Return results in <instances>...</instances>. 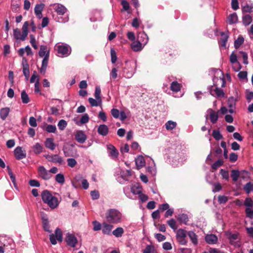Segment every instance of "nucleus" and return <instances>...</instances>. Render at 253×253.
Returning a JSON list of instances; mask_svg holds the SVG:
<instances>
[{
	"mask_svg": "<svg viewBox=\"0 0 253 253\" xmlns=\"http://www.w3.org/2000/svg\"><path fill=\"white\" fill-rule=\"evenodd\" d=\"M177 124L175 122L169 121L165 124L166 128L168 130H172L176 126Z\"/></svg>",
	"mask_w": 253,
	"mask_h": 253,
	"instance_id": "2f4dec72",
	"label": "nucleus"
},
{
	"mask_svg": "<svg viewBox=\"0 0 253 253\" xmlns=\"http://www.w3.org/2000/svg\"><path fill=\"white\" fill-rule=\"evenodd\" d=\"M113 227V226L111 224H107L105 222L103 223L102 225V232L103 234L107 235H111V232Z\"/></svg>",
	"mask_w": 253,
	"mask_h": 253,
	"instance_id": "dca6fc26",
	"label": "nucleus"
},
{
	"mask_svg": "<svg viewBox=\"0 0 253 253\" xmlns=\"http://www.w3.org/2000/svg\"><path fill=\"white\" fill-rule=\"evenodd\" d=\"M55 180L57 183L60 184H63L65 182L64 175L62 173H58L55 176Z\"/></svg>",
	"mask_w": 253,
	"mask_h": 253,
	"instance_id": "58836bf2",
	"label": "nucleus"
},
{
	"mask_svg": "<svg viewBox=\"0 0 253 253\" xmlns=\"http://www.w3.org/2000/svg\"><path fill=\"white\" fill-rule=\"evenodd\" d=\"M92 223L93 225V230L94 231H96L100 230V229L102 230V225L99 222H98L97 221H93Z\"/></svg>",
	"mask_w": 253,
	"mask_h": 253,
	"instance_id": "bf43d9fd",
	"label": "nucleus"
},
{
	"mask_svg": "<svg viewBox=\"0 0 253 253\" xmlns=\"http://www.w3.org/2000/svg\"><path fill=\"white\" fill-rule=\"evenodd\" d=\"M246 99L248 102H250L252 99H253V91H249L248 90L246 91Z\"/></svg>",
	"mask_w": 253,
	"mask_h": 253,
	"instance_id": "774afa93",
	"label": "nucleus"
},
{
	"mask_svg": "<svg viewBox=\"0 0 253 253\" xmlns=\"http://www.w3.org/2000/svg\"><path fill=\"white\" fill-rule=\"evenodd\" d=\"M98 133L102 136H106L109 132L108 126L105 125H100L97 129Z\"/></svg>",
	"mask_w": 253,
	"mask_h": 253,
	"instance_id": "aec40b11",
	"label": "nucleus"
},
{
	"mask_svg": "<svg viewBox=\"0 0 253 253\" xmlns=\"http://www.w3.org/2000/svg\"><path fill=\"white\" fill-rule=\"evenodd\" d=\"M228 23L229 24L235 23L238 21V16L236 13L230 14L227 18Z\"/></svg>",
	"mask_w": 253,
	"mask_h": 253,
	"instance_id": "c756f323",
	"label": "nucleus"
},
{
	"mask_svg": "<svg viewBox=\"0 0 253 253\" xmlns=\"http://www.w3.org/2000/svg\"><path fill=\"white\" fill-rule=\"evenodd\" d=\"M42 199L43 202L52 209L57 208L59 205L58 199L53 196L48 191L44 190L42 193Z\"/></svg>",
	"mask_w": 253,
	"mask_h": 253,
	"instance_id": "f03ea898",
	"label": "nucleus"
},
{
	"mask_svg": "<svg viewBox=\"0 0 253 253\" xmlns=\"http://www.w3.org/2000/svg\"><path fill=\"white\" fill-rule=\"evenodd\" d=\"M138 40H141V42L143 43V46H144L148 42V37L144 32L140 33L138 35Z\"/></svg>",
	"mask_w": 253,
	"mask_h": 253,
	"instance_id": "c85d7f7f",
	"label": "nucleus"
},
{
	"mask_svg": "<svg viewBox=\"0 0 253 253\" xmlns=\"http://www.w3.org/2000/svg\"><path fill=\"white\" fill-rule=\"evenodd\" d=\"M141 40H138L131 43V47L134 51H139L141 50L143 46V43L141 42Z\"/></svg>",
	"mask_w": 253,
	"mask_h": 253,
	"instance_id": "4468645a",
	"label": "nucleus"
},
{
	"mask_svg": "<svg viewBox=\"0 0 253 253\" xmlns=\"http://www.w3.org/2000/svg\"><path fill=\"white\" fill-rule=\"evenodd\" d=\"M54 10L57 13L56 20L60 23H65L69 20L68 15L67 13V8L62 4H58L55 5Z\"/></svg>",
	"mask_w": 253,
	"mask_h": 253,
	"instance_id": "7ed1b4c3",
	"label": "nucleus"
},
{
	"mask_svg": "<svg viewBox=\"0 0 253 253\" xmlns=\"http://www.w3.org/2000/svg\"><path fill=\"white\" fill-rule=\"evenodd\" d=\"M58 55L59 57H65L68 56L71 53V47L65 43L56 45Z\"/></svg>",
	"mask_w": 253,
	"mask_h": 253,
	"instance_id": "39448f33",
	"label": "nucleus"
},
{
	"mask_svg": "<svg viewBox=\"0 0 253 253\" xmlns=\"http://www.w3.org/2000/svg\"><path fill=\"white\" fill-rule=\"evenodd\" d=\"M212 136L216 140H219L222 138V135L219 130H213L212 131Z\"/></svg>",
	"mask_w": 253,
	"mask_h": 253,
	"instance_id": "09e8293b",
	"label": "nucleus"
},
{
	"mask_svg": "<svg viewBox=\"0 0 253 253\" xmlns=\"http://www.w3.org/2000/svg\"><path fill=\"white\" fill-rule=\"evenodd\" d=\"M107 148L109 150V155L112 159H116L118 157L119 153L116 148L112 145H107Z\"/></svg>",
	"mask_w": 253,
	"mask_h": 253,
	"instance_id": "f8f14e48",
	"label": "nucleus"
},
{
	"mask_svg": "<svg viewBox=\"0 0 253 253\" xmlns=\"http://www.w3.org/2000/svg\"><path fill=\"white\" fill-rule=\"evenodd\" d=\"M188 232L184 229H179L176 232V238L186 237Z\"/></svg>",
	"mask_w": 253,
	"mask_h": 253,
	"instance_id": "4c0bfd02",
	"label": "nucleus"
},
{
	"mask_svg": "<svg viewBox=\"0 0 253 253\" xmlns=\"http://www.w3.org/2000/svg\"><path fill=\"white\" fill-rule=\"evenodd\" d=\"M228 38V36L226 34L223 32L221 33L220 45L222 46L225 47L226 46Z\"/></svg>",
	"mask_w": 253,
	"mask_h": 253,
	"instance_id": "e433bc0d",
	"label": "nucleus"
},
{
	"mask_svg": "<svg viewBox=\"0 0 253 253\" xmlns=\"http://www.w3.org/2000/svg\"><path fill=\"white\" fill-rule=\"evenodd\" d=\"M7 169H8V173L10 176V179H11L12 182L13 183V184H14V186L16 187L15 177L9 166L7 167Z\"/></svg>",
	"mask_w": 253,
	"mask_h": 253,
	"instance_id": "37998d69",
	"label": "nucleus"
},
{
	"mask_svg": "<svg viewBox=\"0 0 253 253\" xmlns=\"http://www.w3.org/2000/svg\"><path fill=\"white\" fill-rule=\"evenodd\" d=\"M30 42L31 44L33 47L35 49H37L38 48V46L36 43V41L35 36L33 35H30Z\"/></svg>",
	"mask_w": 253,
	"mask_h": 253,
	"instance_id": "8fccbe9b",
	"label": "nucleus"
},
{
	"mask_svg": "<svg viewBox=\"0 0 253 253\" xmlns=\"http://www.w3.org/2000/svg\"><path fill=\"white\" fill-rule=\"evenodd\" d=\"M41 216L44 230L46 232L50 233L51 231L49 229L50 225L47 215L44 212H41Z\"/></svg>",
	"mask_w": 253,
	"mask_h": 253,
	"instance_id": "1a4fd4ad",
	"label": "nucleus"
},
{
	"mask_svg": "<svg viewBox=\"0 0 253 253\" xmlns=\"http://www.w3.org/2000/svg\"><path fill=\"white\" fill-rule=\"evenodd\" d=\"M55 237L56 239L59 241L62 242V233L61 230L59 228H57L55 231Z\"/></svg>",
	"mask_w": 253,
	"mask_h": 253,
	"instance_id": "49530a36",
	"label": "nucleus"
},
{
	"mask_svg": "<svg viewBox=\"0 0 253 253\" xmlns=\"http://www.w3.org/2000/svg\"><path fill=\"white\" fill-rule=\"evenodd\" d=\"M124 232V230L122 227H117L113 232L112 234L117 238L121 237Z\"/></svg>",
	"mask_w": 253,
	"mask_h": 253,
	"instance_id": "7c9ffc66",
	"label": "nucleus"
},
{
	"mask_svg": "<svg viewBox=\"0 0 253 253\" xmlns=\"http://www.w3.org/2000/svg\"><path fill=\"white\" fill-rule=\"evenodd\" d=\"M43 148L39 143H36L32 146V150L36 155H38L43 151Z\"/></svg>",
	"mask_w": 253,
	"mask_h": 253,
	"instance_id": "393cba45",
	"label": "nucleus"
},
{
	"mask_svg": "<svg viewBox=\"0 0 253 253\" xmlns=\"http://www.w3.org/2000/svg\"><path fill=\"white\" fill-rule=\"evenodd\" d=\"M111 113L114 118L118 119L119 118L120 112L117 109L113 108L111 109Z\"/></svg>",
	"mask_w": 253,
	"mask_h": 253,
	"instance_id": "13d9d810",
	"label": "nucleus"
},
{
	"mask_svg": "<svg viewBox=\"0 0 253 253\" xmlns=\"http://www.w3.org/2000/svg\"><path fill=\"white\" fill-rule=\"evenodd\" d=\"M220 173L221 174L223 179H224L226 180H229V173L227 170H224L223 169H221Z\"/></svg>",
	"mask_w": 253,
	"mask_h": 253,
	"instance_id": "864d4df0",
	"label": "nucleus"
},
{
	"mask_svg": "<svg viewBox=\"0 0 253 253\" xmlns=\"http://www.w3.org/2000/svg\"><path fill=\"white\" fill-rule=\"evenodd\" d=\"M67 162L68 163V166L71 168L74 167L77 164V162L76 160L73 158L68 159L67 160Z\"/></svg>",
	"mask_w": 253,
	"mask_h": 253,
	"instance_id": "052dcab7",
	"label": "nucleus"
},
{
	"mask_svg": "<svg viewBox=\"0 0 253 253\" xmlns=\"http://www.w3.org/2000/svg\"><path fill=\"white\" fill-rule=\"evenodd\" d=\"M14 155L15 158L20 160L26 157V152L25 150H23L20 146H17L14 150Z\"/></svg>",
	"mask_w": 253,
	"mask_h": 253,
	"instance_id": "9d476101",
	"label": "nucleus"
},
{
	"mask_svg": "<svg viewBox=\"0 0 253 253\" xmlns=\"http://www.w3.org/2000/svg\"><path fill=\"white\" fill-rule=\"evenodd\" d=\"M21 98L23 103L27 104L29 102L30 99L28 95L25 90H23L21 94Z\"/></svg>",
	"mask_w": 253,
	"mask_h": 253,
	"instance_id": "f704fd0d",
	"label": "nucleus"
},
{
	"mask_svg": "<svg viewBox=\"0 0 253 253\" xmlns=\"http://www.w3.org/2000/svg\"><path fill=\"white\" fill-rule=\"evenodd\" d=\"M88 102L90 105L93 107L101 106L102 105V100L99 99H94L93 98H89Z\"/></svg>",
	"mask_w": 253,
	"mask_h": 253,
	"instance_id": "bb28decb",
	"label": "nucleus"
},
{
	"mask_svg": "<svg viewBox=\"0 0 253 253\" xmlns=\"http://www.w3.org/2000/svg\"><path fill=\"white\" fill-rule=\"evenodd\" d=\"M48 54L49 57V50L48 49L47 46L45 45H42L40 46V49L39 52V55L41 57H44Z\"/></svg>",
	"mask_w": 253,
	"mask_h": 253,
	"instance_id": "4be33fe9",
	"label": "nucleus"
},
{
	"mask_svg": "<svg viewBox=\"0 0 253 253\" xmlns=\"http://www.w3.org/2000/svg\"><path fill=\"white\" fill-rule=\"evenodd\" d=\"M177 220L180 222L186 224L188 221V217L186 214H180L178 215Z\"/></svg>",
	"mask_w": 253,
	"mask_h": 253,
	"instance_id": "72a5a7b5",
	"label": "nucleus"
},
{
	"mask_svg": "<svg viewBox=\"0 0 253 253\" xmlns=\"http://www.w3.org/2000/svg\"><path fill=\"white\" fill-rule=\"evenodd\" d=\"M28 26H29V23L28 21H26L24 22L23 26H22V33H23V39L24 38H26L27 35H28Z\"/></svg>",
	"mask_w": 253,
	"mask_h": 253,
	"instance_id": "a19ab883",
	"label": "nucleus"
},
{
	"mask_svg": "<svg viewBox=\"0 0 253 253\" xmlns=\"http://www.w3.org/2000/svg\"><path fill=\"white\" fill-rule=\"evenodd\" d=\"M167 223L172 229L175 230L177 228L176 222L174 219H170L167 221Z\"/></svg>",
	"mask_w": 253,
	"mask_h": 253,
	"instance_id": "680f3d73",
	"label": "nucleus"
},
{
	"mask_svg": "<svg viewBox=\"0 0 253 253\" xmlns=\"http://www.w3.org/2000/svg\"><path fill=\"white\" fill-rule=\"evenodd\" d=\"M240 176V171L237 169H232L231 171V176L233 181L236 182Z\"/></svg>",
	"mask_w": 253,
	"mask_h": 253,
	"instance_id": "473e14b6",
	"label": "nucleus"
},
{
	"mask_svg": "<svg viewBox=\"0 0 253 253\" xmlns=\"http://www.w3.org/2000/svg\"><path fill=\"white\" fill-rule=\"evenodd\" d=\"M136 166L137 169H140L145 165V161L142 156L139 155L135 160Z\"/></svg>",
	"mask_w": 253,
	"mask_h": 253,
	"instance_id": "a211bd4d",
	"label": "nucleus"
},
{
	"mask_svg": "<svg viewBox=\"0 0 253 253\" xmlns=\"http://www.w3.org/2000/svg\"><path fill=\"white\" fill-rule=\"evenodd\" d=\"M67 125V123L64 120H61L58 123V127L59 129L63 130H64Z\"/></svg>",
	"mask_w": 253,
	"mask_h": 253,
	"instance_id": "3c124183",
	"label": "nucleus"
},
{
	"mask_svg": "<svg viewBox=\"0 0 253 253\" xmlns=\"http://www.w3.org/2000/svg\"><path fill=\"white\" fill-rule=\"evenodd\" d=\"M238 234H231L230 233L228 236V239L230 241V243L231 245H234L235 243V240L238 239Z\"/></svg>",
	"mask_w": 253,
	"mask_h": 253,
	"instance_id": "de8ad7c7",
	"label": "nucleus"
},
{
	"mask_svg": "<svg viewBox=\"0 0 253 253\" xmlns=\"http://www.w3.org/2000/svg\"><path fill=\"white\" fill-rule=\"evenodd\" d=\"M180 84L177 82H172L171 84L170 89L173 91L178 92L180 90Z\"/></svg>",
	"mask_w": 253,
	"mask_h": 253,
	"instance_id": "c9c22d12",
	"label": "nucleus"
},
{
	"mask_svg": "<svg viewBox=\"0 0 253 253\" xmlns=\"http://www.w3.org/2000/svg\"><path fill=\"white\" fill-rule=\"evenodd\" d=\"M46 148L50 150H54L56 148V144L54 142V140L52 138H47L44 142Z\"/></svg>",
	"mask_w": 253,
	"mask_h": 253,
	"instance_id": "f3484780",
	"label": "nucleus"
},
{
	"mask_svg": "<svg viewBox=\"0 0 253 253\" xmlns=\"http://www.w3.org/2000/svg\"><path fill=\"white\" fill-rule=\"evenodd\" d=\"M236 99L233 97H230L227 101V104L229 108H235Z\"/></svg>",
	"mask_w": 253,
	"mask_h": 253,
	"instance_id": "79ce46f5",
	"label": "nucleus"
},
{
	"mask_svg": "<svg viewBox=\"0 0 253 253\" xmlns=\"http://www.w3.org/2000/svg\"><path fill=\"white\" fill-rule=\"evenodd\" d=\"M253 8V6H251L248 4L243 6L242 10L243 11L245 12H251L252 11V9Z\"/></svg>",
	"mask_w": 253,
	"mask_h": 253,
	"instance_id": "69168bd1",
	"label": "nucleus"
},
{
	"mask_svg": "<svg viewBox=\"0 0 253 253\" xmlns=\"http://www.w3.org/2000/svg\"><path fill=\"white\" fill-rule=\"evenodd\" d=\"M224 162L221 159H219L215 162L211 166V168L213 169H216L218 168L223 165Z\"/></svg>",
	"mask_w": 253,
	"mask_h": 253,
	"instance_id": "a18cd8bd",
	"label": "nucleus"
},
{
	"mask_svg": "<svg viewBox=\"0 0 253 253\" xmlns=\"http://www.w3.org/2000/svg\"><path fill=\"white\" fill-rule=\"evenodd\" d=\"M205 240L209 244H214L217 241V237L213 234L207 235L205 237Z\"/></svg>",
	"mask_w": 253,
	"mask_h": 253,
	"instance_id": "5701e85b",
	"label": "nucleus"
},
{
	"mask_svg": "<svg viewBox=\"0 0 253 253\" xmlns=\"http://www.w3.org/2000/svg\"><path fill=\"white\" fill-rule=\"evenodd\" d=\"M244 39L242 37H239L234 42V46L235 48H238L240 45L244 42Z\"/></svg>",
	"mask_w": 253,
	"mask_h": 253,
	"instance_id": "c03bdc74",
	"label": "nucleus"
},
{
	"mask_svg": "<svg viewBox=\"0 0 253 253\" xmlns=\"http://www.w3.org/2000/svg\"><path fill=\"white\" fill-rule=\"evenodd\" d=\"M13 36L14 38L16 40H21L24 41L26 38L23 39V33H21V32L20 29L18 28H16L13 30Z\"/></svg>",
	"mask_w": 253,
	"mask_h": 253,
	"instance_id": "b1692460",
	"label": "nucleus"
},
{
	"mask_svg": "<svg viewBox=\"0 0 253 253\" xmlns=\"http://www.w3.org/2000/svg\"><path fill=\"white\" fill-rule=\"evenodd\" d=\"M188 236L190 239L192 243L196 245L198 244V236L197 235L192 231H190L187 233Z\"/></svg>",
	"mask_w": 253,
	"mask_h": 253,
	"instance_id": "cd10ccee",
	"label": "nucleus"
},
{
	"mask_svg": "<svg viewBox=\"0 0 253 253\" xmlns=\"http://www.w3.org/2000/svg\"><path fill=\"white\" fill-rule=\"evenodd\" d=\"M49 57L48 54L44 57L42 61V67L40 69V72L41 74L44 75L45 73L46 68L48 64Z\"/></svg>",
	"mask_w": 253,
	"mask_h": 253,
	"instance_id": "6ab92c4d",
	"label": "nucleus"
},
{
	"mask_svg": "<svg viewBox=\"0 0 253 253\" xmlns=\"http://www.w3.org/2000/svg\"><path fill=\"white\" fill-rule=\"evenodd\" d=\"M216 72L218 74H220V76L219 78L214 77L212 80L213 82V86H215V88H213V86H211L209 87V91L210 94L214 97L218 98L224 97L225 96V93L223 90L218 87V86L220 84V86L221 87H224L226 84V81L224 77V74L223 72L219 70H217Z\"/></svg>",
	"mask_w": 253,
	"mask_h": 253,
	"instance_id": "f257e3e1",
	"label": "nucleus"
},
{
	"mask_svg": "<svg viewBox=\"0 0 253 253\" xmlns=\"http://www.w3.org/2000/svg\"><path fill=\"white\" fill-rule=\"evenodd\" d=\"M101 89L99 86H96L94 93V97L96 99L102 100L101 98Z\"/></svg>",
	"mask_w": 253,
	"mask_h": 253,
	"instance_id": "6e6d98bb",
	"label": "nucleus"
},
{
	"mask_svg": "<svg viewBox=\"0 0 253 253\" xmlns=\"http://www.w3.org/2000/svg\"><path fill=\"white\" fill-rule=\"evenodd\" d=\"M10 112V109L8 107L1 108L0 110V117L2 120H5Z\"/></svg>",
	"mask_w": 253,
	"mask_h": 253,
	"instance_id": "a878e982",
	"label": "nucleus"
},
{
	"mask_svg": "<svg viewBox=\"0 0 253 253\" xmlns=\"http://www.w3.org/2000/svg\"><path fill=\"white\" fill-rule=\"evenodd\" d=\"M44 157L50 162L58 164L59 165L64 163V160L61 156L57 154L45 155Z\"/></svg>",
	"mask_w": 253,
	"mask_h": 253,
	"instance_id": "423d86ee",
	"label": "nucleus"
},
{
	"mask_svg": "<svg viewBox=\"0 0 253 253\" xmlns=\"http://www.w3.org/2000/svg\"><path fill=\"white\" fill-rule=\"evenodd\" d=\"M38 173L39 176L44 180H48L51 177V174L42 166L38 168Z\"/></svg>",
	"mask_w": 253,
	"mask_h": 253,
	"instance_id": "6e6552de",
	"label": "nucleus"
},
{
	"mask_svg": "<svg viewBox=\"0 0 253 253\" xmlns=\"http://www.w3.org/2000/svg\"><path fill=\"white\" fill-rule=\"evenodd\" d=\"M238 155L235 153H231L229 155V161L232 162H235L237 160Z\"/></svg>",
	"mask_w": 253,
	"mask_h": 253,
	"instance_id": "338daca9",
	"label": "nucleus"
},
{
	"mask_svg": "<svg viewBox=\"0 0 253 253\" xmlns=\"http://www.w3.org/2000/svg\"><path fill=\"white\" fill-rule=\"evenodd\" d=\"M244 205L247 208H251L253 206V201L251 198H247L245 200Z\"/></svg>",
	"mask_w": 253,
	"mask_h": 253,
	"instance_id": "e2e57ef3",
	"label": "nucleus"
},
{
	"mask_svg": "<svg viewBox=\"0 0 253 253\" xmlns=\"http://www.w3.org/2000/svg\"><path fill=\"white\" fill-rule=\"evenodd\" d=\"M44 4L43 3L37 4L35 7V13L39 18L42 17V11L44 8Z\"/></svg>",
	"mask_w": 253,
	"mask_h": 253,
	"instance_id": "412c9836",
	"label": "nucleus"
},
{
	"mask_svg": "<svg viewBox=\"0 0 253 253\" xmlns=\"http://www.w3.org/2000/svg\"><path fill=\"white\" fill-rule=\"evenodd\" d=\"M252 21V17L250 15H246L243 17V23L245 26H248Z\"/></svg>",
	"mask_w": 253,
	"mask_h": 253,
	"instance_id": "ea45409f",
	"label": "nucleus"
},
{
	"mask_svg": "<svg viewBox=\"0 0 253 253\" xmlns=\"http://www.w3.org/2000/svg\"><path fill=\"white\" fill-rule=\"evenodd\" d=\"M209 114V117L211 122L212 124H215L217 122L218 119V112H215L211 109H209L208 110Z\"/></svg>",
	"mask_w": 253,
	"mask_h": 253,
	"instance_id": "2eb2a0df",
	"label": "nucleus"
},
{
	"mask_svg": "<svg viewBox=\"0 0 253 253\" xmlns=\"http://www.w3.org/2000/svg\"><path fill=\"white\" fill-rule=\"evenodd\" d=\"M65 241L68 246L73 248L75 247L78 243V240L76 236L74 234L69 233L66 235Z\"/></svg>",
	"mask_w": 253,
	"mask_h": 253,
	"instance_id": "0eeeda50",
	"label": "nucleus"
},
{
	"mask_svg": "<svg viewBox=\"0 0 253 253\" xmlns=\"http://www.w3.org/2000/svg\"><path fill=\"white\" fill-rule=\"evenodd\" d=\"M89 121V116L87 114H84L80 119L81 124H85Z\"/></svg>",
	"mask_w": 253,
	"mask_h": 253,
	"instance_id": "5fc2aeb1",
	"label": "nucleus"
},
{
	"mask_svg": "<svg viewBox=\"0 0 253 253\" xmlns=\"http://www.w3.org/2000/svg\"><path fill=\"white\" fill-rule=\"evenodd\" d=\"M75 139L79 143H84L86 139V136L83 131H78L75 135Z\"/></svg>",
	"mask_w": 253,
	"mask_h": 253,
	"instance_id": "ddd939ff",
	"label": "nucleus"
},
{
	"mask_svg": "<svg viewBox=\"0 0 253 253\" xmlns=\"http://www.w3.org/2000/svg\"><path fill=\"white\" fill-rule=\"evenodd\" d=\"M111 62L112 63H115L117 61V56L116 53L114 49H111Z\"/></svg>",
	"mask_w": 253,
	"mask_h": 253,
	"instance_id": "0e129e2a",
	"label": "nucleus"
},
{
	"mask_svg": "<svg viewBox=\"0 0 253 253\" xmlns=\"http://www.w3.org/2000/svg\"><path fill=\"white\" fill-rule=\"evenodd\" d=\"M106 218L108 222L116 224L120 222L122 214L117 210L110 209L106 213Z\"/></svg>",
	"mask_w": 253,
	"mask_h": 253,
	"instance_id": "20e7f679",
	"label": "nucleus"
},
{
	"mask_svg": "<svg viewBox=\"0 0 253 253\" xmlns=\"http://www.w3.org/2000/svg\"><path fill=\"white\" fill-rule=\"evenodd\" d=\"M246 215L250 218H253V209L251 208H247L246 210Z\"/></svg>",
	"mask_w": 253,
	"mask_h": 253,
	"instance_id": "4d7b16f0",
	"label": "nucleus"
},
{
	"mask_svg": "<svg viewBox=\"0 0 253 253\" xmlns=\"http://www.w3.org/2000/svg\"><path fill=\"white\" fill-rule=\"evenodd\" d=\"M22 65H23V73L25 76L26 79L28 80L30 76V71L29 65L25 58H23L22 59Z\"/></svg>",
	"mask_w": 253,
	"mask_h": 253,
	"instance_id": "9b49d317",
	"label": "nucleus"
},
{
	"mask_svg": "<svg viewBox=\"0 0 253 253\" xmlns=\"http://www.w3.org/2000/svg\"><path fill=\"white\" fill-rule=\"evenodd\" d=\"M46 131L49 133H54L56 130V127L55 126L48 125L46 126Z\"/></svg>",
	"mask_w": 253,
	"mask_h": 253,
	"instance_id": "603ef678",
	"label": "nucleus"
}]
</instances>
